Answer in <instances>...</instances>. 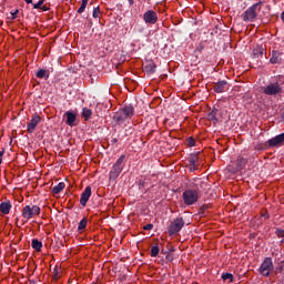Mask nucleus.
<instances>
[{
  "label": "nucleus",
  "instance_id": "obj_1",
  "mask_svg": "<svg viewBox=\"0 0 284 284\" xmlns=\"http://www.w3.org/2000/svg\"><path fill=\"white\" fill-rule=\"evenodd\" d=\"M22 219L26 221H30V219H36V216H39L41 214V207L39 205H26L22 211Z\"/></svg>",
  "mask_w": 284,
  "mask_h": 284
},
{
  "label": "nucleus",
  "instance_id": "obj_2",
  "mask_svg": "<svg viewBox=\"0 0 284 284\" xmlns=\"http://www.w3.org/2000/svg\"><path fill=\"white\" fill-rule=\"evenodd\" d=\"M133 115H134V106L128 105L121 109L119 112H116L113 119L114 121H116V123H122V121H125V119Z\"/></svg>",
  "mask_w": 284,
  "mask_h": 284
},
{
  "label": "nucleus",
  "instance_id": "obj_3",
  "mask_svg": "<svg viewBox=\"0 0 284 284\" xmlns=\"http://www.w3.org/2000/svg\"><path fill=\"white\" fill-rule=\"evenodd\" d=\"M123 161H125V155H121L113 164V168L109 173V179H119L120 174L123 172Z\"/></svg>",
  "mask_w": 284,
  "mask_h": 284
},
{
  "label": "nucleus",
  "instance_id": "obj_4",
  "mask_svg": "<svg viewBox=\"0 0 284 284\" xmlns=\"http://www.w3.org/2000/svg\"><path fill=\"white\" fill-rule=\"evenodd\" d=\"M182 199L185 205H194L199 201V191L196 190H185L182 194Z\"/></svg>",
  "mask_w": 284,
  "mask_h": 284
},
{
  "label": "nucleus",
  "instance_id": "obj_5",
  "mask_svg": "<svg viewBox=\"0 0 284 284\" xmlns=\"http://www.w3.org/2000/svg\"><path fill=\"white\" fill-rule=\"evenodd\" d=\"M274 271V262L272 261V257H265L262 262L258 272L262 276H270L272 272Z\"/></svg>",
  "mask_w": 284,
  "mask_h": 284
},
{
  "label": "nucleus",
  "instance_id": "obj_6",
  "mask_svg": "<svg viewBox=\"0 0 284 284\" xmlns=\"http://www.w3.org/2000/svg\"><path fill=\"white\" fill-rule=\"evenodd\" d=\"M263 92L268 97H274L276 94H281V92H283V88H281V84H278V82H274L266 85Z\"/></svg>",
  "mask_w": 284,
  "mask_h": 284
},
{
  "label": "nucleus",
  "instance_id": "obj_7",
  "mask_svg": "<svg viewBox=\"0 0 284 284\" xmlns=\"http://www.w3.org/2000/svg\"><path fill=\"white\" fill-rule=\"evenodd\" d=\"M183 225H185V221L183 220V217H179L173 221L169 226L170 236H173V234H178V232H181V230H183Z\"/></svg>",
  "mask_w": 284,
  "mask_h": 284
},
{
  "label": "nucleus",
  "instance_id": "obj_8",
  "mask_svg": "<svg viewBox=\"0 0 284 284\" xmlns=\"http://www.w3.org/2000/svg\"><path fill=\"white\" fill-rule=\"evenodd\" d=\"M256 8H258V3L253 4L252 7H250L243 14H242V19L243 21H254V19H256L257 13H256Z\"/></svg>",
  "mask_w": 284,
  "mask_h": 284
},
{
  "label": "nucleus",
  "instance_id": "obj_9",
  "mask_svg": "<svg viewBox=\"0 0 284 284\" xmlns=\"http://www.w3.org/2000/svg\"><path fill=\"white\" fill-rule=\"evenodd\" d=\"M143 21L145 23L154 26V23H156V21H159V14H156V12L154 10H148L143 14Z\"/></svg>",
  "mask_w": 284,
  "mask_h": 284
},
{
  "label": "nucleus",
  "instance_id": "obj_10",
  "mask_svg": "<svg viewBox=\"0 0 284 284\" xmlns=\"http://www.w3.org/2000/svg\"><path fill=\"white\" fill-rule=\"evenodd\" d=\"M39 123H41V116L36 113L32 115V119L30 120V122L27 125V132L29 134H32V132H34V130H37V125H39Z\"/></svg>",
  "mask_w": 284,
  "mask_h": 284
},
{
  "label": "nucleus",
  "instance_id": "obj_11",
  "mask_svg": "<svg viewBox=\"0 0 284 284\" xmlns=\"http://www.w3.org/2000/svg\"><path fill=\"white\" fill-rule=\"evenodd\" d=\"M227 90H230V84L225 80L219 81L213 85V91L216 92L217 94L227 92Z\"/></svg>",
  "mask_w": 284,
  "mask_h": 284
},
{
  "label": "nucleus",
  "instance_id": "obj_12",
  "mask_svg": "<svg viewBox=\"0 0 284 284\" xmlns=\"http://www.w3.org/2000/svg\"><path fill=\"white\" fill-rule=\"evenodd\" d=\"M90 196H92V187L87 186L80 197V205H82V207H85V205H88Z\"/></svg>",
  "mask_w": 284,
  "mask_h": 284
},
{
  "label": "nucleus",
  "instance_id": "obj_13",
  "mask_svg": "<svg viewBox=\"0 0 284 284\" xmlns=\"http://www.w3.org/2000/svg\"><path fill=\"white\" fill-rule=\"evenodd\" d=\"M268 145L271 148H276V145H284V133L276 135L273 139H270Z\"/></svg>",
  "mask_w": 284,
  "mask_h": 284
},
{
  "label": "nucleus",
  "instance_id": "obj_14",
  "mask_svg": "<svg viewBox=\"0 0 284 284\" xmlns=\"http://www.w3.org/2000/svg\"><path fill=\"white\" fill-rule=\"evenodd\" d=\"M189 168L191 172L199 169V155L193 154L189 158Z\"/></svg>",
  "mask_w": 284,
  "mask_h": 284
},
{
  "label": "nucleus",
  "instance_id": "obj_15",
  "mask_svg": "<svg viewBox=\"0 0 284 284\" xmlns=\"http://www.w3.org/2000/svg\"><path fill=\"white\" fill-rule=\"evenodd\" d=\"M63 190H65V183L60 182L58 185H55L51 189V192H52L53 196H57V194H61V192H63Z\"/></svg>",
  "mask_w": 284,
  "mask_h": 284
},
{
  "label": "nucleus",
  "instance_id": "obj_16",
  "mask_svg": "<svg viewBox=\"0 0 284 284\" xmlns=\"http://www.w3.org/2000/svg\"><path fill=\"white\" fill-rule=\"evenodd\" d=\"M10 210H12V204H10V202H2L0 204L1 214H10Z\"/></svg>",
  "mask_w": 284,
  "mask_h": 284
},
{
  "label": "nucleus",
  "instance_id": "obj_17",
  "mask_svg": "<svg viewBox=\"0 0 284 284\" xmlns=\"http://www.w3.org/2000/svg\"><path fill=\"white\" fill-rule=\"evenodd\" d=\"M283 59L281 58V52L278 51H272V57L270 59V62L273 64L281 63Z\"/></svg>",
  "mask_w": 284,
  "mask_h": 284
},
{
  "label": "nucleus",
  "instance_id": "obj_18",
  "mask_svg": "<svg viewBox=\"0 0 284 284\" xmlns=\"http://www.w3.org/2000/svg\"><path fill=\"white\" fill-rule=\"evenodd\" d=\"M36 77L38 79H50V70H45V69H40L38 70V72L36 73Z\"/></svg>",
  "mask_w": 284,
  "mask_h": 284
},
{
  "label": "nucleus",
  "instance_id": "obj_19",
  "mask_svg": "<svg viewBox=\"0 0 284 284\" xmlns=\"http://www.w3.org/2000/svg\"><path fill=\"white\" fill-rule=\"evenodd\" d=\"M65 116H67V125H74V121H77V114H74L73 112H65Z\"/></svg>",
  "mask_w": 284,
  "mask_h": 284
},
{
  "label": "nucleus",
  "instance_id": "obj_20",
  "mask_svg": "<svg viewBox=\"0 0 284 284\" xmlns=\"http://www.w3.org/2000/svg\"><path fill=\"white\" fill-rule=\"evenodd\" d=\"M236 170H243L245 165H247V159L239 156L237 160L235 161Z\"/></svg>",
  "mask_w": 284,
  "mask_h": 284
},
{
  "label": "nucleus",
  "instance_id": "obj_21",
  "mask_svg": "<svg viewBox=\"0 0 284 284\" xmlns=\"http://www.w3.org/2000/svg\"><path fill=\"white\" fill-rule=\"evenodd\" d=\"M31 247L36 250V252H40L43 247V243L37 239H33L31 242Z\"/></svg>",
  "mask_w": 284,
  "mask_h": 284
},
{
  "label": "nucleus",
  "instance_id": "obj_22",
  "mask_svg": "<svg viewBox=\"0 0 284 284\" xmlns=\"http://www.w3.org/2000/svg\"><path fill=\"white\" fill-rule=\"evenodd\" d=\"M144 70H146L148 72H150L151 74L156 72V64H154V62L150 61L145 64Z\"/></svg>",
  "mask_w": 284,
  "mask_h": 284
},
{
  "label": "nucleus",
  "instance_id": "obj_23",
  "mask_svg": "<svg viewBox=\"0 0 284 284\" xmlns=\"http://www.w3.org/2000/svg\"><path fill=\"white\" fill-rule=\"evenodd\" d=\"M82 116L84 118V121H90V119L92 116V110L84 108L82 110Z\"/></svg>",
  "mask_w": 284,
  "mask_h": 284
},
{
  "label": "nucleus",
  "instance_id": "obj_24",
  "mask_svg": "<svg viewBox=\"0 0 284 284\" xmlns=\"http://www.w3.org/2000/svg\"><path fill=\"white\" fill-rule=\"evenodd\" d=\"M34 10H43L44 12L48 11V8L43 6V0H40L38 3L33 4Z\"/></svg>",
  "mask_w": 284,
  "mask_h": 284
},
{
  "label": "nucleus",
  "instance_id": "obj_25",
  "mask_svg": "<svg viewBox=\"0 0 284 284\" xmlns=\"http://www.w3.org/2000/svg\"><path fill=\"white\" fill-rule=\"evenodd\" d=\"M85 8H88V0H82L81 6L78 9V13L83 14V12H85Z\"/></svg>",
  "mask_w": 284,
  "mask_h": 284
},
{
  "label": "nucleus",
  "instance_id": "obj_26",
  "mask_svg": "<svg viewBox=\"0 0 284 284\" xmlns=\"http://www.w3.org/2000/svg\"><path fill=\"white\" fill-rule=\"evenodd\" d=\"M85 227H88V220L82 219L78 225V230L81 232V231L85 230Z\"/></svg>",
  "mask_w": 284,
  "mask_h": 284
},
{
  "label": "nucleus",
  "instance_id": "obj_27",
  "mask_svg": "<svg viewBox=\"0 0 284 284\" xmlns=\"http://www.w3.org/2000/svg\"><path fill=\"white\" fill-rule=\"evenodd\" d=\"M223 281H230V283L234 282V275L232 273H224L222 274Z\"/></svg>",
  "mask_w": 284,
  "mask_h": 284
},
{
  "label": "nucleus",
  "instance_id": "obj_28",
  "mask_svg": "<svg viewBox=\"0 0 284 284\" xmlns=\"http://www.w3.org/2000/svg\"><path fill=\"white\" fill-rule=\"evenodd\" d=\"M253 54L254 57H263V47H256L255 49H253Z\"/></svg>",
  "mask_w": 284,
  "mask_h": 284
},
{
  "label": "nucleus",
  "instance_id": "obj_29",
  "mask_svg": "<svg viewBox=\"0 0 284 284\" xmlns=\"http://www.w3.org/2000/svg\"><path fill=\"white\" fill-rule=\"evenodd\" d=\"M160 248L159 246H152L151 247V256L156 257L159 256Z\"/></svg>",
  "mask_w": 284,
  "mask_h": 284
},
{
  "label": "nucleus",
  "instance_id": "obj_30",
  "mask_svg": "<svg viewBox=\"0 0 284 284\" xmlns=\"http://www.w3.org/2000/svg\"><path fill=\"white\" fill-rule=\"evenodd\" d=\"M99 14H101V9L97 7L93 9V13H92L93 19H99Z\"/></svg>",
  "mask_w": 284,
  "mask_h": 284
},
{
  "label": "nucleus",
  "instance_id": "obj_31",
  "mask_svg": "<svg viewBox=\"0 0 284 284\" xmlns=\"http://www.w3.org/2000/svg\"><path fill=\"white\" fill-rule=\"evenodd\" d=\"M186 143L189 148H194V145H196V140H194V138H189Z\"/></svg>",
  "mask_w": 284,
  "mask_h": 284
},
{
  "label": "nucleus",
  "instance_id": "obj_32",
  "mask_svg": "<svg viewBox=\"0 0 284 284\" xmlns=\"http://www.w3.org/2000/svg\"><path fill=\"white\" fill-rule=\"evenodd\" d=\"M275 234L278 239H284V230L276 229Z\"/></svg>",
  "mask_w": 284,
  "mask_h": 284
},
{
  "label": "nucleus",
  "instance_id": "obj_33",
  "mask_svg": "<svg viewBox=\"0 0 284 284\" xmlns=\"http://www.w3.org/2000/svg\"><path fill=\"white\" fill-rule=\"evenodd\" d=\"M154 229V224H146L143 226V230L150 231Z\"/></svg>",
  "mask_w": 284,
  "mask_h": 284
},
{
  "label": "nucleus",
  "instance_id": "obj_34",
  "mask_svg": "<svg viewBox=\"0 0 284 284\" xmlns=\"http://www.w3.org/2000/svg\"><path fill=\"white\" fill-rule=\"evenodd\" d=\"M166 261H174V256L172 254L166 255Z\"/></svg>",
  "mask_w": 284,
  "mask_h": 284
},
{
  "label": "nucleus",
  "instance_id": "obj_35",
  "mask_svg": "<svg viewBox=\"0 0 284 284\" xmlns=\"http://www.w3.org/2000/svg\"><path fill=\"white\" fill-rule=\"evenodd\" d=\"M13 19H17V14H19V10H16L14 12L11 13Z\"/></svg>",
  "mask_w": 284,
  "mask_h": 284
},
{
  "label": "nucleus",
  "instance_id": "obj_36",
  "mask_svg": "<svg viewBox=\"0 0 284 284\" xmlns=\"http://www.w3.org/2000/svg\"><path fill=\"white\" fill-rule=\"evenodd\" d=\"M3 154H6V150L2 149V150L0 151V159H3Z\"/></svg>",
  "mask_w": 284,
  "mask_h": 284
},
{
  "label": "nucleus",
  "instance_id": "obj_37",
  "mask_svg": "<svg viewBox=\"0 0 284 284\" xmlns=\"http://www.w3.org/2000/svg\"><path fill=\"white\" fill-rule=\"evenodd\" d=\"M53 278H54V281H59V273H55Z\"/></svg>",
  "mask_w": 284,
  "mask_h": 284
},
{
  "label": "nucleus",
  "instance_id": "obj_38",
  "mask_svg": "<svg viewBox=\"0 0 284 284\" xmlns=\"http://www.w3.org/2000/svg\"><path fill=\"white\" fill-rule=\"evenodd\" d=\"M263 217H264L265 220H267V219H270V214H268V213H265V214L263 215Z\"/></svg>",
  "mask_w": 284,
  "mask_h": 284
},
{
  "label": "nucleus",
  "instance_id": "obj_39",
  "mask_svg": "<svg viewBox=\"0 0 284 284\" xmlns=\"http://www.w3.org/2000/svg\"><path fill=\"white\" fill-rule=\"evenodd\" d=\"M130 6H134V0H129Z\"/></svg>",
  "mask_w": 284,
  "mask_h": 284
},
{
  "label": "nucleus",
  "instance_id": "obj_40",
  "mask_svg": "<svg viewBox=\"0 0 284 284\" xmlns=\"http://www.w3.org/2000/svg\"><path fill=\"white\" fill-rule=\"evenodd\" d=\"M26 3H32V0H24Z\"/></svg>",
  "mask_w": 284,
  "mask_h": 284
},
{
  "label": "nucleus",
  "instance_id": "obj_41",
  "mask_svg": "<svg viewBox=\"0 0 284 284\" xmlns=\"http://www.w3.org/2000/svg\"><path fill=\"white\" fill-rule=\"evenodd\" d=\"M2 161H3L2 158H0V165H1Z\"/></svg>",
  "mask_w": 284,
  "mask_h": 284
}]
</instances>
